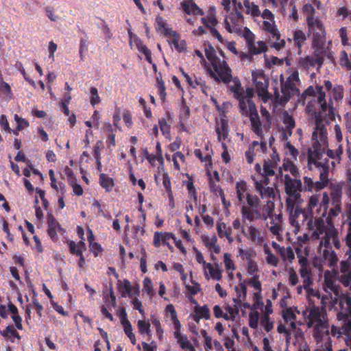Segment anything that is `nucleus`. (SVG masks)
Instances as JSON below:
<instances>
[{"mask_svg":"<svg viewBox=\"0 0 351 351\" xmlns=\"http://www.w3.org/2000/svg\"><path fill=\"white\" fill-rule=\"evenodd\" d=\"M318 92L317 99L308 101L306 110L308 113L315 115V128L312 134L313 143H319L325 145L327 140V129L324 124L330 123L335 121L336 109L330 104H327L326 93L322 89H315Z\"/></svg>","mask_w":351,"mask_h":351,"instance_id":"1","label":"nucleus"},{"mask_svg":"<svg viewBox=\"0 0 351 351\" xmlns=\"http://www.w3.org/2000/svg\"><path fill=\"white\" fill-rule=\"evenodd\" d=\"M340 309L337 315V324L332 325L330 333L337 339L345 336V342L351 349V297L343 294L339 298Z\"/></svg>","mask_w":351,"mask_h":351,"instance_id":"2","label":"nucleus"},{"mask_svg":"<svg viewBox=\"0 0 351 351\" xmlns=\"http://www.w3.org/2000/svg\"><path fill=\"white\" fill-rule=\"evenodd\" d=\"M245 89H230L233 92L234 97L239 102V108L243 113H247L250 110V120L251 122L252 130L259 137L263 138V132L262 123L260 120L256 106L250 98H246Z\"/></svg>","mask_w":351,"mask_h":351,"instance_id":"3","label":"nucleus"},{"mask_svg":"<svg viewBox=\"0 0 351 351\" xmlns=\"http://www.w3.org/2000/svg\"><path fill=\"white\" fill-rule=\"evenodd\" d=\"M308 167L311 170L314 167L320 171V173L329 174L332 166L325 156V145L317 142L308 148Z\"/></svg>","mask_w":351,"mask_h":351,"instance_id":"4","label":"nucleus"},{"mask_svg":"<svg viewBox=\"0 0 351 351\" xmlns=\"http://www.w3.org/2000/svg\"><path fill=\"white\" fill-rule=\"evenodd\" d=\"M307 319L308 327H314V337L316 339L321 338L324 332H326V335H328L329 323L324 308L313 306L309 310Z\"/></svg>","mask_w":351,"mask_h":351,"instance_id":"5","label":"nucleus"},{"mask_svg":"<svg viewBox=\"0 0 351 351\" xmlns=\"http://www.w3.org/2000/svg\"><path fill=\"white\" fill-rule=\"evenodd\" d=\"M213 71H210L211 76L218 82L228 84L232 82L233 85L229 88H241V84L238 77H233L232 70L225 60H215L212 66Z\"/></svg>","mask_w":351,"mask_h":351,"instance_id":"6","label":"nucleus"},{"mask_svg":"<svg viewBox=\"0 0 351 351\" xmlns=\"http://www.w3.org/2000/svg\"><path fill=\"white\" fill-rule=\"evenodd\" d=\"M301 202H292L290 204L286 203L287 210L289 214V221L292 226L295 228L294 232H298L300 225L304 226L313 212L307 211L299 207Z\"/></svg>","mask_w":351,"mask_h":351,"instance_id":"7","label":"nucleus"},{"mask_svg":"<svg viewBox=\"0 0 351 351\" xmlns=\"http://www.w3.org/2000/svg\"><path fill=\"white\" fill-rule=\"evenodd\" d=\"M274 204L273 202H268L263 212L261 211L259 207L250 208L247 207L245 205H243L241 210L243 221L244 223L246 221L253 222L258 219H261L264 221H267L268 217L272 216Z\"/></svg>","mask_w":351,"mask_h":351,"instance_id":"8","label":"nucleus"},{"mask_svg":"<svg viewBox=\"0 0 351 351\" xmlns=\"http://www.w3.org/2000/svg\"><path fill=\"white\" fill-rule=\"evenodd\" d=\"M282 180L283 181L285 192L287 195L285 203L290 204L292 202H302L301 192L303 188L300 178H292L289 174H285L284 179Z\"/></svg>","mask_w":351,"mask_h":351,"instance_id":"9","label":"nucleus"},{"mask_svg":"<svg viewBox=\"0 0 351 351\" xmlns=\"http://www.w3.org/2000/svg\"><path fill=\"white\" fill-rule=\"evenodd\" d=\"M308 32L312 35V43L316 45L326 43V30L322 21L317 17L309 16L306 18Z\"/></svg>","mask_w":351,"mask_h":351,"instance_id":"10","label":"nucleus"},{"mask_svg":"<svg viewBox=\"0 0 351 351\" xmlns=\"http://www.w3.org/2000/svg\"><path fill=\"white\" fill-rule=\"evenodd\" d=\"M306 229L311 234V237L314 240L320 239L327 230L325 226V221L322 217H315L313 213L306 221Z\"/></svg>","mask_w":351,"mask_h":351,"instance_id":"11","label":"nucleus"},{"mask_svg":"<svg viewBox=\"0 0 351 351\" xmlns=\"http://www.w3.org/2000/svg\"><path fill=\"white\" fill-rule=\"evenodd\" d=\"M346 255H348L347 259L340 262L337 279L344 287H349L351 285V251L349 247Z\"/></svg>","mask_w":351,"mask_h":351,"instance_id":"12","label":"nucleus"},{"mask_svg":"<svg viewBox=\"0 0 351 351\" xmlns=\"http://www.w3.org/2000/svg\"><path fill=\"white\" fill-rule=\"evenodd\" d=\"M243 36L246 40L247 49L251 53L260 54L267 50V45L264 41H258L256 43L257 46L256 45L254 35L247 27L244 29Z\"/></svg>","mask_w":351,"mask_h":351,"instance_id":"13","label":"nucleus"},{"mask_svg":"<svg viewBox=\"0 0 351 351\" xmlns=\"http://www.w3.org/2000/svg\"><path fill=\"white\" fill-rule=\"evenodd\" d=\"M263 28L265 31L270 33L271 38L275 40L274 43L270 42L271 47L278 51L281 50L285 46L286 42L284 39H280V34L274 23H271L265 21L263 22Z\"/></svg>","mask_w":351,"mask_h":351,"instance_id":"14","label":"nucleus"},{"mask_svg":"<svg viewBox=\"0 0 351 351\" xmlns=\"http://www.w3.org/2000/svg\"><path fill=\"white\" fill-rule=\"evenodd\" d=\"M280 162V156L276 151H273L270 155V158L265 160L263 165L262 173L265 176H274L276 169H277L278 162Z\"/></svg>","mask_w":351,"mask_h":351,"instance_id":"15","label":"nucleus"},{"mask_svg":"<svg viewBox=\"0 0 351 351\" xmlns=\"http://www.w3.org/2000/svg\"><path fill=\"white\" fill-rule=\"evenodd\" d=\"M242 233L250 241L261 245L264 241L263 235L260 229L251 224L247 229L242 228Z\"/></svg>","mask_w":351,"mask_h":351,"instance_id":"16","label":"nucleus"},{"mask_svg":"<svg viewBox=\"0 0 351 351\" xmlns=\"http://www.w3.org/2000/svg\"><path fill=\"white\" fill-rule=\"evenodd\" d=\"M283 170L285 171H289L293 177V178H300L298 168L289 160H284L282 165L278 167V173L276 175L278 178H280L281 180L284 179L285 175L282 173Z\"/></svg>","mask_w":351,"mask_h":351,"instance_id":"17","label":"nucleus"},{"mask_svg":"<svg viewBox=\"0 0 351 351\" xmlns=\"http://www.w3.org/2000/svg\"><path fill=\"white\" fill-rule=\"evenodd\" d=\"M252 76L255 88H268L269 79L263 71H252Z\"/></svg>","mask_w":351,"mask_h":351,"instance_id":"18","label":"nucleus"},{"mask_svg":"<svg viewBox=\"0 0 351 351\" xmlns=\"http://www.w3.org/2000/svg\"><path fill=\"white\" fill-rule=\"evenodd\" d=\"M217 232L219 237H226L229 244H232L234 242V238L232 236V228L227 226L226 224L223 221H217Z\"/></svg>","mask_w":351,"mask_h":351,"instance_id":"19","label":"nucleus"},{"mask_svg":"<svg viewBox=\"0 0 351 351\" xmlns=\"http://www.w3.org/2000/svg\"><path fill=\"white\" fill-rule=\"evenodd\" d=\"M228 121L227 119L221 118L216 125V133L217 134V139L219 141L226 139L228 135Z\"/></svg>","mask_w":351,"mask_h":351,"instance_id":"20","label":"nucleus"},{"mask_svg":"<svg viewBox=\"0 0 351 351\" xmlns=\"http://www.w3.org/2000/svg\"><path fill=\"white\" fill-rule=\"evenodd\" d=\"M324 58H315L313 56H308L304 58H302L300 63L302 67L306 69L315 67L317 65L321 67L324 63Z\"/></svg>","mask_w":351,"mask_h":351,"instance_id":"21","label":"nucleus"},{"mask_svg":"<svg viewBox=\"0 0 351 351\" xmlns=\"http://www.w3.org/2000/svg\"><path fill=\"white\" fill-rule=\"evenodd\" d=\"M176 237L171 232H156L154 235V245L155 247H158L160 243L162 242L163 245L167 244V241L173 239L174 241Z\"/></svg>","mask_w":351,"mask_h":351,"instance_id":"22","label":"nucleus"},{"mask_svg":"<svg viewBox=\"0 0 351 351\" xmlns=\"http://www.w3.org/2000/svg\"><path fill=\"white\" fill-rule=\"evenodd\" d=\"M256 191L260 194L262 199L274 198L275 197L274 189L273 187L267 186H261L259 183H254Z\"/></svg>","mask_w":351,"mask_h":351,"instance_id":"23","label":"nucleus"},{"mask_svg":"<svg viewBox=\"0 0 351 351\" xmlns=\"http://www.w3.org/2000/svg\"><path fill=\"white\" fill-rule=\"evenodd\" d=\"M173 335L182 349H186L189 351H196L193 346L188 340L186 335L178 332H174Z\"/></svg>","mask_w":351,"mask_h":351,"instance_id":"24","label":"nucleus"},{"mask_svg":"<svg viewBox=\"0 0 351 351\" xmlns=\"http://www.w3.org/2000/svg\"><path fill=\"white\" fill-rule=\"evenodd\" d=\"M292 40L294 41L295 45L298 47L299 51H301V49L306 40V36L302 30H295L293 33V39H288L289 42Z\"/></svg>","mask_w":351,"mask_h":351,"instance_id":"25","label":"nucleus"},{"mask_svg":"<svg viewBox=\"0 0 351 351\" xmlns=\"http://www.w3.org/2000/svg\"><path fill=\"white\" fill-rule=\"evenodd\" d=\"M195 315L193 317V319L197 322H198L201 318H204L207 320L210 317L209 308L206 305L202 306H196L195 308Z\"/></svg>","mask_w":351,"mask_h":351,"instance_id":"26","label":"nucleus"},{"mask_svg":"<svg viewBox=\"0 0 351 351\" xmlns=\"http://www.w3.org/2000/svg\"><path fill=\"white\" fill-rule=\"evenodd\" d=\"M342 197V188L337 185L335 186L330 193L331 204L332 206H341Z\"/></svg>","mask_w":351,"mask_h":351,"instance_id":"27","label":"nucleus"},{"mask_svg":"<svg viewBox=\"0 0 351 351\" xmlns=\"http://www.w3.org/2000/svg\"><path fill=\"white\" fill-rule=\"evenodd\" d=\"M247 191V182L244 180L236 183V192L237 198L241 203H244V198H246Z\"/></svg>","mask_w":351,"mask_h":351,"instance_id":"28","label":"nucleus"},{"mask_svg":"<svg viewBox=\"0 0 351 351\" xmlns=\"http://www.w3.org/2000/svg\"><path fill=\"white\" fill-rule=\"evenodd\" d=\"M300 274L303 281L304 289L308 291L310 289L311 285L312 283L311 278V268L310 269H300Z\"/></svg>","mask_w":351,"mask_h":351,"instance_id":"29","label":"nucleus"},{"mask_svg":"<svg viewBox=\"0 0 351 351\" xmlns=\"http://www.w3.org/2000/svg\"><path fill=\"white\" fill-rule=\"evenodd\" d=\"M243 4L247 14H251L254 17L261 15L259 8L254 3L251 2L250 0H243Z\"/></svg>","mask_w":351,"mask_h":351,"instance_id":"30","label":"nucleus"},{"mask_svg":"<svg viewBox=\"0 0 351 351\" xmlns=\"http://www.w3.org/2000/svg\"><path fill=\"white\" fill-rule=\"evenodd\" d=\"M0 334L4 338L10 339L12 342H14V340L10 339L11 337H15L18 339H21V338L19 333L14 329V326L12 325H8L4 330H0Z\"/></svg>","mask_w":351,"mask_h":351,"instance_id":"31","label":"nucleus"},{"mask_svg":"<svg viewBox=\"0 0 351 351\" xmlns=\"http://www.w3.org/2000/svg\"><path fill=\"white\" fill-rule=\"evenodd\" d=\"M208 269L210 277L216 280H220L222 278V271L218 264L213 266L211 263L206 265V270Z\"/></svg>","mask_w":351,"mask_h":351,"instance_id":"32","label":"nucleus"},{"mask_svg":"<svg viewBox=\"0 0 351 351\" xmlns=\"http://www.w3.org/2000/svg\"><path fill=\"white\" fill-rule=\"evenodd\" d=\"M335 226H330L327 228L326 231L324 232V237L320 241V245L326 247V250H331L332 245L330 241H332V236L330 235V232H333Z\"/></svg>","mask_w":351,"mask_h":351,"instance_id":"33","label":"nucleus"},{"mask_svg":"<svg viewBox=\"0 0 351 351\" xmlns=\"http://www.w3.org/2000/svg\"><path fill=\"white\" fill-rule=\"evenodd\" d=\"M162 184L167 193L170 202H173V191L171 189V178L168 173L165 172L162 174Z\"/></svg>","mask_w":351,"mask_h":351,"instance_id":"34","label":"nucleus"},{"mask_svg":"<svg viewBox=\"0 0 351 351\" xmlns=\"http://www.w3.org/2000/svg\"><path fill=\"white\" fill-rule=\"evenodd\" d=\"M99 183L100 185L105 189L107 192H110L112 190L114 186L113 180L106 176L105 173H101L99 176Z\"/></svg>","mask_w":351,"mask_h":351,"instance_id":"35","label":"nucleus"},{"mask_svg":"<svg viewBox=\"0 0 351 351\" xmlns=\"http://www.w3.org/2000/svg\"><path fill=\"white\" fill-rule=\"evenodd\" d=\"M265 62H266L268 67H269V68L274 65H278V66L282 65L285 62H286L287 65H288V66H289L291 64L290 60L288 58H285L280 59L276 56H271L270 58V59H269L268 58H267L266 56H265Z\"/></svg>","mask_w":351,"mask_h":351,"instance_id":"36","label":"nucleus"},{"mask_svg":"<svg viewBox=\"0 0 351 351\" xmlns=\"http://www.w3.org/2000/svg\"><path fill=\"white\" fill-rule=\"evenodd\" d=\"M323 256L329 262L330 267H335L339 260L337 253L332 249L324 250L323 252Z\"/></svg>","mask_w":351,"mask_h":351,"instance_id":"37","label":"nucleus"},{"mask_svg":"<svg viewBox=\"0 0 351 351\" xmlns=\"http://www.w3.org/2000/svg\"><path fill=\"white\" fill-rule=\"evenodd\" d=\"M328 175L326 173H319V180L317 182H314V187L313 191H318L321 189L325 188L328 184Z\"/></svg>","mask_w":351,"mask_h":351,"instance_id":"38","label":"nucleus"},{"mask_svg":"<svg viewBox=\"0 0 351 351\" xmlns=\"http://www.w3.org/2000/svg\"><path fill=\"white\" fill-rule=\"evenodd\" d=\"M299 82V73L297 71H293L288 76L285 86L284 88H296V86L298 85Z\"/></svg>","mask_w":351,"mask_h":351,"instance_id":"39","label":"nucleus"},{"mask_svg":"<svg viewBox=\"0 0 351 351\" xmlns=\"http://www.w3.org/2000/svg\"><path fill=\"white\" fill-rule=\"evenodd\" d=\"M190 117V109L188 107L184 100L182 101V104L180 109V114H179V120L180 123L182 125L184 124V123L189 119Z\"/></svg>","mask_w":351,"mask_h":351,"instance_id":"40","label":"nucleus"},{"mask_svg":"<svg viewBox=\"0 0 351 351\" xmlns=\"http://www.w3.org/2000/svg\"><path fill=\"white\" fill-rule=\"evenodd\" d=\"M254 169L261 176L260 179L258 180H255L254 183H259L261 186H269L270 182L269 177L270 176H265L264 173H262L261 167L258 163L256 164Z\"/></svg>","mask_w":351,"mask_h":351,"instance_id":"41","label":"nucleus"},{"mask_svg":"<svg viewBox=\"0 0 351 351\" xmlns=\"http://www.w3.org/2000/svg\"><path fill=\"white\" fill-rule=\"evenodd\" d=\"M137 328L141 335H147L151 336L150 323L149 321L138 320L137 322Z\"/></svg>","mask_w":351,"mask_h":351,"instance_id":"42","label":"nucleus"},{"mask_svg":"<svg viewBox=\"0 0 351 351\" xmlns=\"http://www.w3.org/2000/svg\"><path fill=\"white\" fill-rule=\"evenodd\" d=\"M332 207L329 210L328 217H326V223L328 226H334L332 217H337L341 212V206H332Z\"/></svg>","mask_w":351,"mask_h":351,"instance_id":"43","label":"nucleus"},{"mask_svg":"<svg viewBox=\"0 0 351 351\" xmlns=\"http://www.w3.org/2000/svg\"><path fill=\"white\" fill-rule=\"evenodd\" d=\"M281 258L283 261H289V262H292L295 258V254L291 247H288L285 248L282 247L281 250L279 252Z\"/></svg>","mask_w":351,"mask_h":351,"instance_id":"44","label":"nucleus"},{"mask_svg":"<svg viewBox=\"0 0 351 351\" xmlns=\"http://www.w3.org/2000/svg\"><path fill=\"white\" fill-rule=\"evenodd\" d=\"M182 75L184 77L185 81L188 83L189 86H191L192 88H195V86H200L201 88H203V86H205L204 82L203 83L202 82V79H197L195 77V85L193 84V77L190 76L189 74L185 73L182 69H181Z\"/></svg>","mask_w":351,"mask_h":351,"instance_id":"45","label":"nucleus"},{"mask_svg":"<svg viewBox=\"0 0 351 351\" xmlns=\"http://www.w3.org/2000/svg\"><path fill=\"white\" fill-rule=\"evenodd\" d=\"M143 291L146 292L150 298L155 295V291L153 289L152 281L150 278H145L143 282Z\"/></svg>","mask_w":351,"mask_h":351,"instance_id":"46","label":"nucleus"},{"mask_svg":"<svg viewBox=\"0 0 351 351\" xmlns=\"http://www.w3.org/2000/svg\"><path fill=\"white\" fill-rule=\"evenodd\" d=\"M325 43H320L319 45L312 43V49H313L314 58H324L323 56L326 53V50L324 47Z\"/></svg>","mask_w":351,"mask_h":351,"instance_id":"47","label":"nucleus"},{"mask_svg":"<svg viewBox=\"0 0 351 351\" xmlns=\"http://www.w3.org/2000/svg\"><path fill=\"white\" fill-rule=\"evenodd\" d=\"M123 327V330L125 334L127 335V337L130 339L131 343L133 345H135L136 343V340L134 334L133 333L132 330V326L130 322L122 324H121Z\"/></svg>","mask_w":351,"mask_h":351,"instance_id":"48","label":"nucleus"},{"mask_svg":"<svg viewBox=\"0 0 351 351\" xmlns=\"http://www.w3.org/2000/svg\"><path fill=\"white\" fill-rule=\"evenodd\" d=\"M136 47L139 52L143 53L145 56V59L151 62L152 61V52L143 43V42L139 40L136 43Z\"/></svg>","mask_w":351,"mask_h":351,"instance_id":"49","label":"nucleus"},{"mask_svg":"<svg viewBox=\"0 0 351 351\" xmlns=\"http://www.w3.org/2000/svg\"><path fill=\"white\" fill-rule=\"evenodd\" d=\"M226 310L228 313H226L224 314L223 319L227 321H234L236 315L239 314V308L237 306H234V307L228 306L226 307Z\"/></svg>","mask_w":351,"mask_h":351,"instance_id":"50","label":"nucleus"},{"mask_svg":"<svg viewBox=\"0 0 351 351\" xmlns=\"http://www.w3.org/2000/svg\"><path fill=\"white\" fill-rule=\"evenodd\" d=\"M229 19L232 25H237V27H239L243 21V14L239 10H236L235 12H232Z\"/></svg>","mask_w":351,"mask_h":351,"instance_id":"51","label":"nucleus"},{"mask_svg":"<svg viewBox=\"0 0 351 351\" xmlns=\"http://www.w3.org/2000/svg\"><path fill=\"white\" fill-rule=\"evenodd\" d=\"M246 202L247 207L252 208V207H259L260 205V199L258 196L250 194L249 193H246Z\"/></svg>","mask_w":351,"mask_h":351,"instance_id":"52","label":"nucleus"},{"mask_svg":"<svg viewBox=\"0 0 351 351\" xmlns=\"http://www.w3.org/2000/svg\"><path fill=\"white\" fill-rule=\"evenodd\" d=\"M151 318H152V319H151L152 323L156 328V333L158 335V339L162 340V339L163 337L164 330L162 328L159 319L157 317H156L155 315H152Z\"/></svg>","mask_w":351,"mask_h":351,"instance_id":"53","label":"nucleus"},{"mask_svg":"<svg viewBox=\"0 0 351 351\" xmlns=\"http://www.w3.org/2000/svg\"><path fill=\"white\" fill-rule=\"evenodd\" d=\"M325 156L329 160H331L330 162L331 164L332 169H334L337 164L339 165L341 163V161L337 159L335 156V152L332 149H325Z\"/></svg>","mask_w":351,"mask_h":351,"instance_id":"54","label":"nucleus"},{"mask_svg":"<svg viewBox=\"0 0 351 351\" xmlns=\"http://www.w3.org/2000/svg\"><path fill=\"white\" fill-rule=\"evenodd\" d=\"M171 43L173 45L175 49L177 50L178 52H181L186 49V43L183 40H180L179 35L178 36V37L171 39Z\"/></svg>","mask_w":351,"mask_h":351,"instance_id":"55","label":"nucleus"},{"mask_svg":"<svg viewBox=\"0 0 351 351\" xmlns=\"http://www.w3.org/2000/svg\"><path fill=\"white\" fill-rule=\"evenodd\" d=\"M339 64L347 70H351V61L348 58L347 52L344 50L341 52Z\"/></svg>","mask_w":351,"mask_h":351,"instance_id":"56","label":"nucleus"},{"mask_svg":"<svg viewBox=\"0 0 351 351\" xmlns=\"http://www.w3.org/2000/svg\"><path fill=\"white\" fill-rule=\"evenodd\" d=\"M259 313L258 311L250 312L249 314V326L253 329L258 327Z\"/></svg>","mask_w":351,"mask_h":351,"instance_id":"57","label":"nucleus"},{"mask_svg":"<svg viewBox=\"0 0 351 351\" xmlns=\"http://www.w3.org/2000/svg\"><path fill=\"white\" fill-rule=\"evenodd\" d=\"M282 316L285 322L287 323L292 320H295L296 318V315L291 307L282 310Z\"/></svg>","mask_w":351,"mask_h":351,"instance_id":"58","label":"nucleus"},{"mask_svg":"<svg viewBox=\"0 0 351 351\" xmlns=\"http://www.w3.org/2000/svg\"><path fill=\"white\" fill-rule=\"evenodd\" d=\"M119 290L121 293L122 297H125L126 294H130L132 287L130 281L128 280H124L123 283L119 286Z\"/></svg>","mask_w":351,"mask_h":351,"instance_id":"59","label":"nucleus"},{"mask_svg":"<svg viewBox=\"0 0 351 351\" xmlns=\"http://www.w3.org/2000/svg\"><path fill=\"white\" fill-rule=\"evenodd\" d=\"M261 324L267 332H270L274 328V322L270 321V317L268 315H263Z\"/></svg>","mask_w":351,"mask_h":351,"instance_id":"60","label":"nucleus"},{"mask_svg":"<svg viewBox=\"0 0 351 351\" xmlns=\"http://www.w3.org/2000/svg\"><path fill=\"white\" fill-rule=\"evenodd\" d=\"M265 254H267V263L271 266L277 267L278 265V258L274 254H272L269 250H265Z\"/></svg>","mask_w":351,"mask_h":351,"instance_id":"61","label":"nucleus"},{"mask_svg":"<svg viewBox=\"0 0 351 351\" xmlns=\"http://www.w3.org/2000/svg\"><path fill=\"white\" fill-rule=\"evenodd\" d=\"M247 281L243 280L239 283L238 286L235 287V291L237 292V294L241 293L242 299L245 300L247 296Z\"/></svg>","mask_w":351,"mask_h":351,"instance_id":"62","label":"nucleus"},{"mask_svg":"<svg viewBox=\"0 0 351 351\" xmlns=\"http://www.w3.org/2000/svg\"><path fill=\"white\" fill-rule=\"evenodd\" d=\"M14 121L17 123V130H22L25 128H27L29 125V123L27 120L19 117L18 114H14Z\"/></svg>","mask_w":351,"mask_h":351,"instance_id":"63","label":"nucleus"},{"mask_svg":"<svg viewBox=\"0 0 351 351\" xmlns=\"http://www.w3.org/2000/svg\"><path fill=\"white\" fill-rule=\"evenodd\" d=\"M224 265L227 270L234 271L236 269L234 261L231 259V256L228 253H225L223 255Z\"/></svg>","mask_w":351,"mask_h":351,"instance_id":"64","label":"nucleus"}]
</instances>
